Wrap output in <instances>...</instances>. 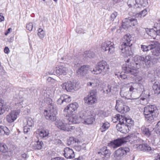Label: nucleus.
I'll list each match as a JSON object with an SVG mask.
<instances>
[{"label": "nucleus", "instance_id": "58", "mask_svg": "<svg viewBox=\"0 0 160 160\" xmlns=\"http://www.w3.org/2000/svg\"><path fill=\"white\" fill-rule=\"evenodd\" d=\"M110 92H112L111 90L110 87V86H108V89H106L105 90H103V92L104 93H106L107 94H108Z\"/></svg>", "mask_w": 160, "mask_h": 160}, {"label": "nucleus", "instance_id": "34", "mask_svg": "<svg viewBox=\"0 0 160 160\" xmlns=\"http://www.w3.org/2000/svg\"><path fill=\"white\" fill-rule=\"evenodd\" d=\"M137 6L138 8L140 7H145L147 6L148 4V0H137Z\"/></svg>", "mask_w": 160, "mask_h": 160}, {"label": "nucleus", "instance_id": "51", "mask_svg": "<svg viewBox=\"0 0 160 160\" xmlns=\"http://www.w3.org/2000/svg\"><path fill=\"white\" fill-rule=\"evenodd\" d=\"M130 23L132 24L131 26H135L137 25V21L135 18H130Z\"/></svg>", "mask_w": 160, "mask_h": 160}, {"label": "nucleus", "instance_id": "30", "mask_svg": "<svg viewBox=\"0 0 160 160\" xmlns=\"http://www.w3.org/2000/svg\"><path fill=\"white\" fill-rule=\"evenodd\" d=\"M147 9L145 8L140 12L139 13L136 14L135 15L133 14V16H135L136 18H137L139 19H141L144 17L147 14Z\"/></svg>", "mask_w": 160, "mask_h": 160}, {"label": "nucleus", "instance_id": "27", "mask_svg": "<svg viewBox=\"0 0 160 160\" xmlns=\"http://www.w3.org/2000/svg\"><path fill=\"white\" fill-rule=\"evenodd\" d=\"M40 137L42 138H46L48 137L49 134V131L47 129H42L38 131Z\"/></svg>", "mask_w": 160, "mask_h": 160}, {"label": "nucleus", "instance_id": "23", "mask_svg": "<svg viewBox=\"0 0 160 160\" xmlns=\"http://www.w3.org/2000/svg\"><path fill=\"white\" fill-rule=\"evenodd\" d=\"M97 99L96 97H93L91 95H88L84 98V102L88 105H92L96 103Z\"/></svg>", "mask_w": 160, "mask_h": 160}, {"label": "nucleus", "instance_id": "45", "mask_svg": "<svg viewBox=\"0 0 160 160\" xmlns=\"http://www.w3.org/2000/svg\"><path fill=\"white\" fill-rule=\"evenodd\" d=\"M38 35L40 38H42L45 35L44 31L41 28H39L38 30Z\"/></svg>", "mask_w": 160, "mask_h": 160}, {"label": "nucleus", "instance_id": "2", "mask_svg": "<svg viewBox=\"0 0 160 160\" xmlns=\"http://www.w3.org/2000/svg\"><path fill=\"white\" fill-rule=\"evenodd\" d=\"M131 38V36L129 34H126L123 37V42L121 45L120 49L122 55L128 57L132 54L131 47L132 44H130Z\"/></svg>", "mask_w": 160, "mask_h": 160}, {"label": "nucleus", "instance_id": "37", "mask_svg": "<svg viewBox=\"0 0 160 160\" xmlns=\"http://www.w3.org/2000/svg\"><path fill=\"white\" fill-rule=\"evenodd\" d=\"M3 103V100L0 98V115L3 114L7 109V107Z\"/></svg>", "mask_w": 160, "mask_h": 160}, {"label": "nucleus", "instance_id": "47", "mask_svg": "<svg viewBox=\"0 0 160 160\" xmlns=\"http://www.w3.org/2000/svg\"><path fill=\"white\" fill-rule=\"evenodd\" d=\"M155 131L157 135L160 136V121L156 125Z\"/></svg>", "mask_w": 160, "mask_h": 160}, {"label": "nucleus", "instance_id": "54", "mask_svg": "<svg viewBox=\"0 0 160 160\" xmlns=\"http://www.w3.org/2000/svg\"><path fill=\"white\" fill-rule=\"evenodd\" d=\"M97 93V90L96 89L92 90L90 91L89 94L88 95H91V96L93 97H96V94Z\"/></svg>", "mask_w": 160, "mask_h": 160}, {"label": "nucleus", "instance_id": "21", "mask_svg": "<svg viewBox=\"0 0 160 160\" xmlns=\"http://www.w3.org/2000/svg\"><path fill=\"white\" fill-rule=\"evenodd\" d=\"M98 153L101 155H103L104 157L107 158H108L110 157L111 154V152L108 149L107 147H104L101 148L99 152H98Z\"/></svg>", "mask_w": 160, "mask_h": 160}, {"label": "nucleus", "instance_id": "10", "mask_svg": "<svg viewBox=\"0 0 160 160\" xmlns=\"http://www.w3.org/2000/svg\"><path fill=\"white\" fill-rule=\"evenodd\" d=\"M20 112V110H17L12 111L6 116L7 121L9 123L14 122L17 118Z\"/></svg>", "mask_w": 160, "mask_h": 160}, {"label": "nucleus", "instance_id": "60", "mask_svg": "<svg viewBox=\"0 0 160 160\" xmlns=\"http://www.w3.org/2000/svg\"><path fill=\"white\" fill-rule=\"evenodd\" d=\"M94 82H92V87H97L98 85V80L97 79L94 80Z\"/></svg>", "mask_w": 160, "mask_h": 160}, {"label": "nucleus", "instance_id": "16", "mask_svg": "<svg viewBox=\"0 0 160 160\" xmlns=\"http://www.w3.org/2000/svg\"><path fill=\"white\" fill-rule=\"evenodd\" d=\"M78 107V104L76 102L70 104L68 105L64 110V112H67L66 117H67L68 115L69 116L72 114V112L77 109Z\"/></svg>", "mask_w": 160, "mask_h": 160}, {"label": "nucleus", "instance_id": "4", "mask_svg": "<svg viewBox=\"0 0 160 160\" xmlns=\"http://www.w3.org/2000/svg\"><path fill=\"white\" fill-rule=\"evenodd\" d=\"M109 69V65L107 62L102 61L98 63L96 66L92 70L91 69L90 70L93 74L98 75L102 73L103 75H104L108 72Z\"/></svg>", "mask_w": 160, "mask_h": 160}, {"label": "nucleus", "instance_id": "38", "mask_svg": "<svg viewBox=\"0 0 160 160\" xmlns=\"http://www.w3.org/2000/svg\"><path fill=\"white\" fill-rule=\"evenodd\" d=\"M125 124L126 125L130 130L131 127L134 125V122L131 118H126Z\"/></svg>", "mask_w": 160, "mask_h": 160}, {"label": "nucleus", "instance_id": "53", "mask_svg": "<svg viewBox=\"0 0 160 160\" xmlns=\"http://www.w3.org/2000/svg\"><path fill=\"white\" fill-rule=\"evenodd\" d=\"M33 27V25L32 23H29L26 26V28L29 31H31Z\"/></svg>", "mask_w": 160, "mask_h": 160}, {"label": "nucleus", "instance_id": "43", "mask_svg": "<svg viewBox=\"0 0 160 160\" xmlns=\"http://www.w3.org/2000/svg\"><path fill=\"white\" fill-rule=\"evenodd\" d=\"M145 144H136L134 145L133 148L138 150L143 151L144 150H145L144 146H145Z\"/></svg>", "mask_w": 160, "mask_h": 160}, {"label": "nucleus", "instance_id": "62", "mask_svg": "<svg viewBox=\"0 0 160 160\" xmlns=\"http://www.w3.org/2000/svg\"><path fill=\"white\" fill-rule=\"evenodd\" d=\"M154 73L158 74H160V66L157 67L154 70Z\"/></svg>", "mask_w": 160, "mask_h": 160}, {"label": "nucleus", "instance_id": "3", "mask_svg": "<svg viewBox=\"0 0 160 160\" xmlns=\"http://www.w3.org/2000/svg\"><path fill=\"white\" fill-rule=\"evenodd\" d=\"M157 110V107L153 105H148L144 108L143 114L146 120L148 123L154 122Z\"/></svg>", "mask_w": 160, "mask_h": 160}, {"label": "nucleus", "instance_id": "56", "mask_svg": "<svg viewBox=\"0 0 160 160\" xmlns=\"http://www.w3.org/2000/svg\"><path fill=\"white\" fill-rule=\"evenodd\" d=\"M3 134H5L7 135H8L9 134V130L6 127H3Z\"/></svg>", "mask_w": 160, "mask_h": 160}, {"label": "nucleus", "instance_id": "8", "mask_svg": "<svg viewBox=\"0 0 160 160\" xmlns=\"http://www.w3.org/2000/svg\"><path fill=\"white\" fill-rule=\"evenodd\" d=\"M102 50L103 52L108 51V54H113L115 52V47L113 42L106 41L103 42L101 45Z\"/></svg>", "mask_w": 160, "mask_h": 160}, {"label": "nucleus", "instance_id": "9", "mask_svg": "<svg viewBox=\"0 0 160 160\" xmlns=\"http://www.w3.org/2000/svg\"><path fill=\"white\" fill-rule=\"evenodd\" d=\"M55 125L59 129L66 131H70L73 129L74 127L70 126L67 123H64L60 119H56L55 120Z\"/></svg>", "mask_w": 160, "mask_h": 160}, {"label": "nucleus", "instance_id": "35", "mask_svg": "<svg viewBox=\"0 0 160 160\" xmlns=\"http://www.w3.org/2000/svg\"><path fill=\"white\" fill-rule=\"evenodd\" d=\"M89 66L87 65H83L81 67V75L85 76L88 73Z\"/></svg>", "mask_w": 160, "mask_h": 160}, {"label": "nucleus", "instance_id": "19", "mask_svg": "<svg viewBox=\"0 0 160 160\" xmlns=\"http://www.w3.org/2000/svg\"><path fill=\"white\" fill-rule=\"evenodd\" d=\"M63 155L67 158H72L75 157V154L73 150L68 147L65 148L64 150Z\"/></svg>", "mask_w": 160, "mask_h": 160}, {"label": "nucleus", "instance_id": "42", "mask_svg": "<svg viewBox=\"0 0 160 160\" xmlns=\"http://www.w3.org/2000/svg\"><path fill=\"white\" fill-rule=\"evenodd\" d=\"M83 56L84 57H88L90 58L94 57V53L91 51H86L84 52Z\"/></svg>", "mask_w": 160, "mask_h": 160}, {"label": "nucleus", "instance_id": "20", "mask_svg": "<svg viewBox=\"0 0 160 160\" xmlns=\"http://www.w3.org/2000/svg\"><path fill=\"white\" fill-rule=\"evenodd\" d=\"M66 117L67 118L68 121V124L69 125L72 123L78 124L79 123V120L77 115L72 114L69 116L68 115V116Z\"/></svg>", "mask_w": 160, "mask_h": 160}, {"label": "nucleus", "instance_id": "28", "mask_svg": "<svg viewBox=\"0 0 160 160\" xmlns=\"http://www.w3.org/2000/svg\"><path fill=\"white\" fill-rule=\"evenodd\" d=\"M23 123V126H27L29 127H33L34 125V122L33 120L30 117L24 120Z\"/></svg>", "mask_w": 160, "mask_h": 160}, {"label": "nucleus", "instance_id": "33", "mask_svg": "<svg viewBox=\"0 0 160 160\" xmlns=\"http://www.w3.org/2000/svg\"><path fill=\"white\" fill-rule=\"evenodd\" d=\"M130 110L129 107L125 103L123 105L120 107L117 110L121 113H124L129 111Z\"/></svg>", "mask_w": 160, "mask_h": 160}, {"label": "nucleus", "instance_id": "18", "mask_svg": "<svg viewBox=\"0 0 160 160\" xmlns=\"http://www.w3.org/2000/svg\"><path fill=\"white\" fill-rule=\"evenodd\" d=\"M45 92V100L48 104H51L52 102V98L54 95V91L53 90H47Z\"/></svg>", "mask_w": 160, "mask_h": 160}, {"label": "nucleus", "instance_id": "41", "mask_svg": "<svg viewBox=\"0 0 160 160\" xmlns=\"http://www.w3.org/2000/svg\"><path fill=\"white\" fill-rule=\"evenodd\" d=\"M110 87L112 93H114V92L118 91L119 86L118 84L114 83V84H112L111 86H110Z\"/></svg>", "mask_w": 160, "mask_h": 160}, {"label": "nucleus", "instance_id": "17", "mask_svg": "<svg viewBox=\"0 0 160 160\" xmlns=\"http://www.w3.org/2000/svg\"><path fill=\"white\" fill-rule=\"evenodd\" d=\"M126 142H127L126 137L121 138H118L114 140L113 141L111 142L108 144L109 146L115 148L121 146Z\"/></svg>", "mask_w": 160, "mask_h": 160}, {"label": "nucleus", "instance_id": "31", "mask_svg": "<svg viewBox=\"0 0 160 160\" xmlns=\"http://www.w3.org/2000/svg\"><path fill=\"white\" fill-rule=\"evenodd\" d=\"M147 98V96H146L145 98L141 97L139 99H138L137 98H134V99H135L136 102H137V104H140L143 105H145L148 103Z\"/></svg>", "mask_w": 160, "mask_h": 160}, {"label": "nucleus", "instance_id": "1", "mask_svg": "<svg viewBox=\"0 0 160 160\" xmlns=\"http://www.w3.org/2000/svg\"><path fill=\"white\" fill-rule=\"evenodd\" d=\"M158 58H152L149 55L146 56H136L134 58V61L130 62V59H128L126 61V64L123 65L122 69L126 73H130L134 76L136 75L137 69L141 67H144L145 65L147 67H150L152 64H154L157 62Z\"/></svg>", "mask_w": 160, "mask_h": 160}, {"label": "nucleus", "instance_id": "55", "mask_svg": "<svg viewBox=\"0 0 160 160\" xmlns=\"http://www.w3.org/2000/svg\"><path fill=\"white\" fill-rule=\"evenodd\" d=\"M119 114H117L112 118V121L113 122H116L119 119Z\"/></svg>", "mask_w": 160, "mask_h": 160}, {"label": "nucleus", "instance_id": "36", "mask_svg": "<svg viewBox=\"0 0 160 160\" xmlns=\"http://www.w3.org/2000/svg\"><path fill=\"white\" fill-rule=\"evenodd\" d=\"M43 142L42 141H38L32 145V148L35 149H40L42 148Z\"/></svg>", "mask_w": 160, "mask_h": 160}, {"label": "nucleus", "instance_id": "49", "mask_svg": "<svg viewBox=\"0 0 160 160\" xmlns=\"http://www.w3.org/2000/svg\"><path fill=\"white\" fill-rule=\"evenodd\" d=\"M8 148L7 146L4 144L1 143L0 151L5 152H7Z\"/></svg>", "mask_w": 160, "mask_h": 160}, {"label": "nucleus", "instance_id": "46", "mask_svg": "<svg viewBox=\"0 0 160 160\" xmlns=\"http://www.w3.org/2000/svg\"><path fill=\"white\" fill-rule=\"evenodd\" d=\"M151 44L148 46L145 45H141V49L143 52L148 51L151 50Z\"/></svg>", "mask_w": 160, "mask_h": 160}, {"label": "nucleus", "instance_id": "29", "mask_svg": "<svg viewBox=\"0 0 160 160\" xmlns=\"http://www.w3.org/2000/svg\"><path fill=\"white\" fill-rule=\"evenodd\" d=\"M152 87L154 93L160 96V83L155 82Z\"/></svg>", "mask_w": 160, "mask_h": 160}, {"label": "nucleus", "instance_id": "63", "mask_svg": "<svg viewBox=\"0 0 160 160\" xmlns=\"http://www.w3.org/2000/svg\"><path fill=\"white\" fill-rule=\"evenodd\" d=\"M79 143H77L74 145L75 148L77 151H80V147L78 145Z\"/></svg>", "mask_w": 160, "mask_h": 160}, {"label": "nucleus", "instance_id": "14", "mask_svg": "<svg viewBox=\"0 0 160 160\" xmlns=\"http://www.w3.org/2000/svg\"><path fill=\"white\" fill-rule=\"evenodd\" d=\"M61 86L63 89L69 92H73L79 88L74 86V83L71 81H68L62 84Z\"/></svg>", "mask_w": 160, "mask_h": 160}, {"label": "nucleus", "instance_id": "15", "mask_svg": "<svg viewBox=\"0 0 160 160\" xmlns=\"http://www.w3.org/2000/svg\"><path fill=\"white\" fill-rule=\"evenodd\" d=\"M82 113L83 115L81 118L82 122L85 124L89 125L92 124L95 120L94 116L91 115L86 117L87 113L85 111H84Z\"/></svg>", "mask_w": 160, "mask_h": 160}, {"label": "nucleus", "instance_id": "5", "mask_svg": "<svg viewBox=\"0 0 160 160\" xmlns=\"http://www.w3.org/2000/svg\"><path fill=\"white\" fill-rule=\"evenodd\" d=\"M141 131L142 134L147 137L149 138L150 140L149 142L153 145H156L158 144L159 139L157 136L153 135L150 129L145 126H142L141 128Z\"/></svg>", "mask_w": 160, "mask_h": 160}, {"label": "nucleus", "instance_id": "50", "mask_svg": "<svg viewBox=\"0 0 160 160\" xmlns=\"http://www.w3.org/2000/svg\"><path fill=\"white\" fill-rule=\"evenodd\" d=\"M119 123L118 124H125L127 118L122 115H119Z\"/></svg>", "mask_w": 160, "mask_h": 160}, {"label": "nucleus", "instance_id": "26", "mask_svg": "<svg viewBox=\"0 0 160 160\" xmlns=\"http://www.w3.org/2000/svg\"><path fill=\"white\" fill-rule=\"evenodd\" d=\"M56 73L57 75H65L68 72L67 68L63 66H60L58 68H56Z\"/></svg>", "mask_w": 160, "mask_h": 160}, {"label": "nucleus", "instance_id": "7", "mask_svg": "<svg viewBox=\"0 0 160 160\" xmlns=\"http://www.w3.org/2000/svg\"><path fill=\"white\" fill-rule=\"evenodd\" d=\"M130 151L128 147H121L118 148L113 153L114 158L116 160H120L125 156Z\"/></svg>", "mask_w": 160, "mask_h": 160}, {"label": "nucleus", "instance_id": "44", "mask_svg": "<svg viewBox=\"0 0 160 160\" xmlns=\"http://www.w3.org/2000/svg\"><path fill=\"white\" fill-rule=\"evenodd\" d=\"M110 126V124L108 122L103 123L102 127L100 128V130L102 132H104Z\"/></svg>", "mask_w": 160, "mask_h": 160}, {"label": "nucleus", "instance_id": "61", "mask_svg": "<svg viewBox=\"0 0 160 160\" xmlns=\"http://www.w3.org/2000/svg\"><path fill=\"white\" fill-rule=\"evenodd\" d=\"M11 155V153L9 152H7L6 153L4 154V157L5 158V157H7V158L9 159L10 158V156Z\"/></svg>", "mask_w": 160, "mask_h": 160}, {"label": "nucleus", "instance_id": "24", "mask_svg": "<svg viewBox=\"0 0 160 160\" xmlns=\"http://www.w3.org/2000/svg\"><path fill=\"white\" fill-rule=\"evenodd\" d=\"M137 0H128L127 2V4L129 8H133L132 11L133 13H134L136 12H137L138 10V6H137Z\"/></svg>", "mask_w": 160, "mask_h": 160}, {"label": "nucleus", "instance_id": "59", "mask_svg": "<svg viewBox=\"0 0 160 160\" xmlns=\"http://www.w3.org/2000/svg\"><path fill=\"white\" fill-rule=\"evenodd\" d=\"M30 128H28V126H23V131L25 133H27L30 131Z\"/></svg>", "mask_w": 160, "mask_h": 160}, {"label": "nucleus", "instance_id": "11", "mask_svg": "<svg viewBox=\"0 0 160 160\" xmlns=\"http://www.w3.org/2000/svg\"><path fill=\"white\" fill-rule=\"evenodd\" d=\"M120 95L122 97L127 99H134L132 97V93L129 92V88L126 86H122L121 87Z\"/></svg>", "mask_w": 160, "mask_h": 160}, {"label": "nucleus", "instance_id": "25", "mask_svg": "<svg viewBox=\"0 0 160 160\" xmlns=\"http://www.w3.org/2000/svg\"><path fill=\"white\" fill-rule=\"evenodd\" d=\"M117 130L122 133H127L130 130L125 124H118L116 126Z\"/></svg>", "mask_w": 160, "mask_h": 160}, {"label": "nucleus", "instance_id": "32", "mask_svg": "<svg viewBox=\"0 0 160 160\" xmlns=\"http://www.w3.org/2000/svg\"><path fill=\"white\" fill-rule=\"evenodd\" d=\"M130 18L128 19H126L125 20L123 21L122 25V28L125 29L128 28L130 27H131L132 24L130 23Z\"/></svg>", "mask_w": 160, "mask_h": 160}, {"label": "nucleus", "instance_id": "6", "mask_svg": "<svg viewBox=\"0 0 160 160\" xmlns=\"http://www.w3.org/2000/svg\"><path fill=\"white\" fill-rule=\"evenodd\" d=\"M44 114L47 120L54 122L56 120L57 112V110L52 106L49 109L44 110Z\"/></svg>", "mask_w": 160, "mask_h": 160}, {"label": "nucleus", "instance_id": "39", "mask_svg": "<svg viewBox=\"0 0 160 160\" xmlns=\"http://www.w3.org/2000/svg\"><path fill=\"white\" fill-rule=\"evenodd\" d=\"M125 103L122 99L120 98L116 100V105L115 106L116 109L117 110L118 108H120Z\"/></svg>", "mask_w": 160, "mask_h": 160}, {"label": "nucleus", "instance_id": "40", "mask_svg": "<svg viewBox=\"0 0 160 160\" xmlns=\"http://www.w3.org/2000/svg\"><path fill=\"white\" fill-rule=\"evenodd\" d=\"M68 144L69 145L75 144L77 143H79L80 141L79 139L73 137H70L68 140Z\"/></svg>", "mask_w": 160, "mask_h": 160}, {"label": "nucleus", "instance_id": "48", "mask_svg": "<svg viewBox=\"0 0 160 160\" xmlns=\"http://www.w3.org/2000/svg\"><path fill=\"white\" fill-rule=\"evenodd\" d=\"M23 99L22 98L21 99V100L20 101L17 102L15 103L16 108H19L18 109H20L23 108Z\"/></svg>", "mask_w": 160, "mask_h": 160}, {"label": "nucleus", "instance_id": "22", "mask_svg": "<svg viewBox=\"0 0 160 160\" xmlns=\"http://www.w3.org/2000/svg\"><path fill=\"white\" fill-rule=\"evenodd\" d=\"M71 97L67 95L63 94L57 100V103L58 104H61L64 102H69L71 101Z\"/></svg>", "mask_w": 160, "mask_h": 160}, {"label": "nucleus", "instance_id": "57", "mask_svg": "<svg viewBox=\"0 0 160 160\" xmlns=\"http://www.w3.org/2000/svg\"><path fill=\"white\" fill-rule=\"evenodd\" d=\"M144 147L145 150H144L143 151H149L151 150V147L147 144H146L145 146Z\"/></svg>", "mask_w": 160, "mask_h": 160}, {"label": "nucleus", "instance_id": "64", "mask_svg": "<svg viewBox=\"0 0 160 160\" xmlns=\"http://www.w3.org/2000/svg\"><path fill=\"white\" fill-rule=\"evenodd\" d=\"M21 157L22 158V159L20 160H22L23 159L25 160V159L28 157V156L26 153L22 154L21 155Z\"/></svg>", "mask_w": 160, "mask_h": 160}, {"label": "nucleus", "instance_id": "13", "mask_svg": "<svg viewBox=\"0 0 160 160\" xmlns=\"http://www.w3.org/2000/svg\"><path fill=\"white\" fill-rule=\"evenodd\" d=\"M140 135L138 133H135L130 135L126 137L127 142L130 143H135L139 142H141L142 140L140 138Z\"/></svg>", "mask_w": 160, "mask_h": 160}, {"label": "nucleus", "instance_id": "52", "mask_svg": "<svg viewBox=\"0 0 160 160\" xmlns=\"http://www.w3.org/2000/svg\"><path fill=\"white\" fill-rule=\"evenodd\" d=\"M118 13L117 12H114L112 13L110 16V19L112 21H113L114 19L118 16Z\"/></svg>", "mask_w": 160, "mask_h": 160}, {"label": "nucleus", "instance_id": "12", "mask_svg": "<svg viewBox=\"0 0 160 160\" xmlns=\"http://www.w3.org/2000/svg\"><path fill=\"white\" fill-rule=\"evenodd\" d=\"M151 50L152 54L156 56H160V43L158 42L154 41L151 44Z\"/></svg>", "mask_w": 160, "mask_h": 160}]
</instances>
